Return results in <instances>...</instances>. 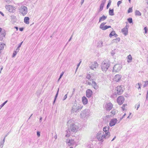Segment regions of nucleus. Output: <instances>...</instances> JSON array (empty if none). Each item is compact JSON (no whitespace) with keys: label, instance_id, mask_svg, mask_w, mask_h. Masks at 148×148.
<instances>
[{"label":"nucleus","instance_id":"obj_32","mask_svg":"<svg viewBox=\"0 0 148 148\" xmlns=\"http://www.w3.org/2000/svg\"><path fill=\"white\" fill-rule=\"evenodd\" d=\"M115 33V32L114 31H113L112 32L109 34V37L110 38L112 37V36H114V34Z\"/></svg>","mask_w":148,"mask_h":148},{"label":"nucleus","instance_id":"obj_12","mask_svg":"<svg viewBox=\"0 0 148 148\" xmlns=\"http://www.w3.org/2000/svg\"><path fill=\"white\" fill-rule=\"evenodd\" d=\"M109 127L108 126H106L103 127V130L104 134L106 135H108L109 136V138L110 136V133L109 132Z\"/></svg>","mask_w":148,"mask_h":148},{"label":"nucleus","instance_id":"obj_60","mask_svg":"<svg viewBox=\"0 0 148 148\" xmlns=\"http://www.w3.org/2000/svg\"><path fill=\"white\" fill-rule=\"evenodd\" d=\"M115 37H117L118 36V35L117 34H116L115 33L114 34V36Z\"/></svg>","mask_w":148,"mask_h":148},{"label":"nucleus","instance_id":"obj_47","mask_svg":"<svg viewBox=\"0 0 148 148\" xmlns=\"http://www.w3.org/2000/svg\"><path fill=\"white\" fill-rule=\"evenodd\" d=\"M99 46L101 47L103 46V42L102 41H101L100 43L99 44Z\"/></svg>","mask_w":148,"mask_h":148},{"label":"nucleus","instance_id":"obj_22","mask_svg":"<svg viewBox=\"0 0 148 148\" xmlns=\"http://www.w3.org/2000/svg\"><path fill=\"white\" fill-rule=\"evenodd\" d=\"M92 85L95 89H97L98 88L96 83L93 81H92Z\"/></svg>","mask_w":148,"mask_h":148},{"label":"nucleus","instance_id":"obj_40","mask_svg":"<svg viewBox=\"0 0 148 148\" xmlns=\"http://www.w3.org/2000/svg\"><path fill=\"white\" fill-rule=\"evenodd\" d=\"M145 84L143 86V87H145L148 86V81H146L145 82Z\"/></svg>","mask_w":148,"mask_h":148},{"label":"nucleus","instance_id":"obj_62","mask_svg":"<svg viewBox=\"0 0 148 148\" xmlns=\"http://www.w3.org/2000/svg\"><path fill=\"white\" fill-rule=\"evenodd\" d=\"M9 132H8V133L7 134H6V135H5V136L4 137H6V136H7L9 134Z\"/></svg>","mask_w":148,"mask_h":148},{"label":"nucleus","instance_id":"obj_13","mask_svg":"<svg viewBox=\"0 0 148 148\" xmlns=\"http://www.w3.org/2000/svg\"><path fill=\"white\" fill-rule=\"evenodd\" d=\"M98 66V64L97 62H95L92 63L91 66L90 67V68L94 70H95L97 67Z\"/></svg>","mask_w":148,"mask_h":148},{"label":"nucleus","instance_id":"obj_7","mask_svg":"<svg viewBox=\"0 0 148 148\" xmlns=\"http://www.w3.org/2000/svg\"><path fill=\"white\" fill-rule=\"evenodd\" d=\"M122 66L121 64H116L114 66L113 71V72H118L121 69Z\"/></svg>","mask_w":148,"mask_h":148},{"label":"nucleus","instance_id":"obj_64","mask_svg":"<svg viewBox=\"0 0 148 148\" xmlns=\"http://www.w3.org/2000/svg\"><path fill=\"white\" fill-rule=\"evenodd\" d=\"M116 138V136H115L113 138V139L111 141H113V140H114L115 139V138Z\"/></svg>","mask_w":148,"mask_h":148},{"label":"nucleus","instance_id":"obj_44","mask_svg":"<svg viewBox=\"0 0 148 148\" xmlns=\"http://www.w3.org/2000/svg\"><path fill=\"white\" fill-rule=\"evenodd\" d=\"M122 3V1H119L117 3V5L119 7V5Z\"/></svg>","mask_w":148,"mask_h":148},{"label":"nucleus","instance_id":"obj_19","mask_svg":"<svg viewBox=\"0 0 148 148\" xmlns=\"http://www.w3.org/2000/svg\"><path fill=\"white\" fill-rule=\"evenodd\" d=\"M112 107V104L110 103H109L106 105V108L107 110H110Z\"/></svg>","mask_w":148,"mask_h":148},{"label":"nucleus","instance_id":"obj_5","mask_svg":"<svg viewBox=\"0 0 148 148\" xmlns=\"http://www.w3.org/2000/svg\"><path fill=\"white\" fill-rule=\"evenodd\" d=\"M90 110L85 109L82 111L80 114V116L82 118L88 117L89 116Z\"/></svg>","mask_w":148,"mask_h":148},{"label":"nucleus","instance_id":"obj_58","mask_svg":"<svg viewBox=\"0 0 148 148\" xmlns=\"http://www.w3.org/2000/svg\"><path fill=\"white\" fill-rule=\"evenodd\" d=\"M115 53H114V51H112V52L111 53V54H112V56H113L114 55V54Z\"/></svg>","mask_w":148,"mask_h":148},{"label":"nucleus","instance_id":"obj_56","mask_svg":"<svg viewBox=\"0 0 148 148\" xmlns=\"http://www.w3.org/2000/svg\"><path fill=\"white\" fill-rule=\"evenodd\" d=\"M3 69V66H1V68L0 69V73H1V71Z\"/></svg>","mask_w":148,"mask_h":148},{"label":"nucleus","instance_id":"obj_15","mask_svg":"<svg viewBox=\"0 0 148 148\" xmlns=\"http://www.w3.org/2000/svg\"><path fill=\"white\" fill-rule=\"evenodd\" d=\"M117 120L116 119L114 118L112 119L109 123V125L110 126L112 127L116 123Z\"/></svg>","mask_w":148,"mask_h":148},{"label":"nucleus","instance_id":"obj_3","mask_svg":"<svg viewBox=\"0 0 148 148\" xmlns=\"http://www.w3.org/2000/svg\"><path fill=\"white\" fill-rule=\"evenodd\" d=\"M83 106L77 103L75 101L73 105V106L72 111L75 112H77L80 111L83 108Z\"/></svg>","mask_w":148,"mask_h":148},{"label":"nucleus","instance_id":"obj_28","mask_svg":"<svg viewBox=\"0 0 148 148\" xmlns=\"http://www.w3.org/2000/svg\"><path fill=\"white\" fill-rule=\"evenodd\" d=\"M132 57L130 54L127 56V62H131L132 61Z\"/></svg>","mask_w":148,"mask_h":148},{"label":"nucleus","instance_id":"obj_48","mask_svg":"<svg viewBox=\"0 0 148 148\" xmlns=\"http://www.w3.org/2000/svg\"><path fill=\"white\" fill-rule=\"evenodd\" d=\"M67 98V94H66L64 96V99H63V100H64L65 99H66Z\"/></svg>","mask_w":148,"mask_h":148},{"label":"nucleus","instance_id":"obj_24","mask_svg":"<svg viewBox=\"0 0 148 148\" xmlns=\"http://www.w3.org/2000/svg\"><path fill=\"white\" fill-rule=\"evenodd\" d=\"M107 18V16H105L104 15H103L102 16L100 17L99 18V22H100L101 21H104Z\"/></svg>","mask_w":148,"mask_h":148},{"label":"nucleus","instance_id":"obj_61","mask_svg":"<svg viewBox=\"0 0 148 148\" xmlns=\"http://www.w3.org/2000/svg\"><path fill=\"white\" fill-rule=\"evenodd\" d=\"M73 35L72 34V36H71V38H70V39H69V41H68V42H69V41L71 40V39L72 38V36H73Z\"/></svg>","mask_w":148,"mask_h":148},{"label":"nucleus","instance_id":"obj_27","mask_svg":"<svg viewBox=\"0 0 148 148\" xmlns=\"http://www.w3.org/2000/svg\"><path fill=\"white\" fill-rule=\"evenodd\" d=\"M5 140V137H4L2 141H1L0 143V147L2 148Z\"/></svg>","mask_w":148,"mask_h":148},{"label":"nucleus","instance_id":"obj_14","mask_svg":"<svg viewBox=\"0 0 148 148\" xmlns=\"http://www.w3.org/2000/svg\"><path fill=\"white\" fill-rule=\"evenodd\" d=\"M66 142L69 146L73 145L75 143L73 139H66Z\"/></svg>","mask_w":148,"mask_h":148},{"label":"nucleus","instance_id":"obj_63","mask_svg":"<svg viewBox=\"0 0 148 148\" xmlns=\"http://www.w3.org/2000/svg\"><path fill=\"white\" fill-rule=\"evenodd\" d=\"M54 138H55L56 139H57V136L56 135L54 137Z\"/></svg>","mask_w":148,"mask_h":148},{"label":"nucleus","instance_id":"obj_8","mask_svg":"<svg viewBox=\"0 0 148 148\" xmlns=\"http://www.w3.org/2000/svg\"><path fill=\"white\" fill-rule=\"evenodd\" d=\"M5 8L10 12H14L15 11V8L12 5H6Z\"/></svg>","mask_w":148,"mask_h":148},{"label":"nucleus","instance_id":"obj_16","mask_svg":"<svg viewBox=\"0 0 148 148\" xmlns=\"http://www.w3.org/2000/svg\"><path fill=\"white\" fill-rule=\"evenodd\" d=\"M86 96L89 98L91 97L92 95V92L90 89H87L86 92Z\"/></svg>","mask_w":148,"mask_h":148},{"label":"nucleus","instance_id":"obj_55","mask_svg":"<svg viewBox=\"0 0 148 148\" xmlns=\"http://www.w3.org/2000/svg\"><path fill=\"white\" fill-rule=\"evenodd\" d=\"M84 0H81V5H82L83 3Z\"/></svg>","mask_w":148,"mask_h":148},{"label":"nucleus","instance_id":"obj_36","mask_svg":"<svg viewBox=\"0 0 148 148\" xmlns=\"http://www.w3.org/2000/svg\"><path fill=\"white\" fill-rule=\"evenodd\" d=\"M8 101L7 100L5 101V102H3L2 104H1L0 106V109H1L2 107L3 106L6 104V103Z\"/></svg>","mask_w":148,"mask_h":148},{"label":"nucleus","instance_id":"obj_1","mask_svg":"<svg viewBox=\"0 0 148 148\" xmlns=\"http://www.w3.org/2000/svg\"><path fill=\"white\" fill-rule=\"evenodd\" d=\"M80 125L78 123H71L69 129L70 132H76L80 129Z\"/></svg>","mask_w":148,"mask_h":148},{"label":"nucleus","instance_id":"obj_52","mask_svg":"<svg viewBox=\"0 0 148 148\" xmlns=\"http://www.w3.org/2000/svg\"><path fill=\"white\" fill-rule=\"evenodd\" d=\"M114 40H118V42H119L120 40V38H117L116 39H114Z\"/></svg>","mask_w":148,"mask_h":148},{"label":"nucleus","instance_id":"obj_38","mask_svg":"<svg viewBox=\"0 0 148 148\" xmlns=\"http://www.w3.org/2000/svg\"><path fill=\"white\" fill-rule=\"evenodd\" d=\"M18 52H17V51H16V50L14 51L13 53L12 57H14L16 55V54H17V53Z\"/></svg>","mask_w":148,"mask_h":148},{"label":"nucleus","instance_id":"obj_17","mask_svg":"<svg viewBox=\"0 0 148 148\" xmlns=\"http://www.w3.org/2000/svg\"><path fill=\"white\" fill-rule=\"evenodd\" d=\"M122 32L125 35H127L128 33V28L127 26L123 28L121 30Z\"/></svg>","mask_w":148,"mask_h":148},{"label":"nucleus","instance_id":"obj_51","mask_svg":"<svg viewBox=\"0 0 148 148\" xmlns=\"http://www.w3.org/2000/svg\"><path fill=\"white\" fill-rule=\"evenodd\" d=\"M40 133L39 132H37V135L38 137H39L40 136Z\"/></svg>","mask_w":148,"mask_h":148},{"label":"nucleus","instance_id":"obj_21","mask_svg":"<svg viewBox=\"0 0 148 148\" xmlns=\"http://www.w3.org/2000/svg\"><path fill=\"white\" fill-rule=\"evenodd\" d=\"M82 103L84 105H86L88 103V99L85 97H82Z\"/></svg>","mask_w":148,"mask_h":148},{"label":"nucleus","instance_id":"obj_53","mask_svg":"<svg viewBox=\"0 0 148 148\" xmlns=\"http://www.w3.org/2000/svg\"><path fill=\"white\" fill-rule=\"evenodd\" d=\"M80 62H80L78 64V65H77V68L76 69V70H77V69L78 68V67H79V65L80 64Z\"/></svg>","mask_w":148,"mask_h":148},{"label":"nucleus","instance_id":"obj_18","mask_svg":"<svg viewBox=\"0 0 148 148\" xmlns=\"http://www.w3.org/2000/svg\"><path fill=\"white\" fill-rule=\"evenodd\" d=\"M121 75L117 74L114 77V80L116 82H118L121 79Z\"/></svg>","mask_w":148,"mask_h":148},{"label":"nucleus","instance_id":"obj_49","mask_svg":"<svg viewBox=\"0 0 148 148\" xmlns=\"http://www.w3.org/2000/svg\"><path fill=\"white\" fill-rule=\"evenodd\" d=\"M86 82L87 83H86V84H87V85H92V84L91 83V82L88 81H86Z\"/></svg>","mask_w":148,"mask_h":148},{"label":"nucleus","instance_id":"obj_34","mask_svg":"<svg viewBox=\"0 0 148 148\" xmlns=\"http://www.w3.org/2000/svg\"><path fill=\"white\" fill-rule=\"evenodd\" d=\"M5 45L3 43H0V50H2L4 48V45Z\"/></svg>","mask_w":148,"mask_h":148},{"label":"nucleus","instance_id":"obj_29","mask_svg":"<svg viewBox=\"0 0 148 148\" xmlns=\"http://www.w3.org/2000/svg\"><path fill=\"white\" fill-rule=\"evenodd\" d=\"M109 14L110 16H113L114 15L113 9H111L110 8L109 11Z\"/></svg>","mask_w":148,"mask_h":148},{"label":"nucleus","instance_id":"obj_30","mask_svg":"<svg viewBox=\"0 0 148 148\" xmlns=\"http://www.w3.org/2000/svg\"><path fill=\"white\" fill-rule=\"evenodd\" d=\"M135 14L136 15L140 16L141 15V13L139 11L137 10L136 11Z\"/></svg>","mask_w":148,"mask_h":148},{"label":"nucleus","instance_id":"obj_57","mask_svg":"<svg viewBox=\"0 0 148 148\" xmlns=\"http://www.w3.org/2000/svg\"><path fill=\"white\" fill-rule=\"evenodd\" d=\"M0 14L3 16H4V14L3 13V12H1L0 11Z\"/></svg>","mask_w":148,"mask_h":148},{"label":"nucleus","instance_id":"obj_37","mask_svg":"<svg viewBox=\"0 0 148 148\" xmlns=\"http://www.w3.org/2000/svg\"><path fill=\"white\" fill-rule=\"evenodd\" d=\"M111 0H110L109 1V2L107 4V9H108L109 7V6H110V5H111Z\"/></svg>","mask_w":148,"mask_h":148},{"label":"nucleus","instance_id":"obj_2","mask_svg":"<svg viewBox=\"0 0 148 148\" xmlns=\"http://www.w3.org/2000/svg\"><path fill=\"white\" fill-rule=\"evenodd\" d=\"M96 138L99 140L103 141L104 139H108L109 138L108 135H106L104 132L102 131L99 132L97 134Z\"/></svg>","mask_w":148,"mask_h":148},{"label":"nucleus","instance_id":"obj_25","mask_svg":"<svg viewBox=\"0 0 148 148\" xmlns=\"http://www.w3.org/2000/svg\"><path fill=\"white\" fill-rule=\"evenodd\" d=\"M29 17H25L24 19V22L26 24H28L29 23Z\"/></svg>","mask_w":148,"mask_h":148},{"label":"nucleus","instance_id":"obj_31","mask_svg":"<svg viewBox=\"0 0 148 148\" xmlns=\"http://www.w3.org/2000/svg\"><path fill=\"white\" fill-rule=\"evenodd\" d=\"M23 42H21L19 44L17 48L16 49V51H17V52H18L19 51V48L21 47L22 43Z\"/></svg>","mask_w":148,"mask_h":148},{"label":"nucleus","instance_id":"obj_11","mask_svg":"<svg viewBox=\"0 0 148 148\" xmlns=\"http://www.w3.org/2000/svg\"><path fill=\"white\" fill-rule=\"evenodd\" d=\"M116 90L117 91V93L118 95H121L123 92V89L121 86H118L116 88Z\"/></svg>","mask_w":148,"mask_h":148},{"label":"nucleus","instance_id":"obj_43","mask_svg":"<svg viewBox=\"0 0 148 148\" xmlns=\"http://www.w3.org/2000/svg\"><path fill=\"white\" fill-rule=\"evenodd\" d=\"M64 73V72H62V73H61L60 74V76L59 78L58 79V80H60V79L62 77Z\"/></svg>","mask_w":148,"mask_h":148},{"label":"nucleus","instance_id":"obj_33","mask_svg":"<svg viewBox=\"0 0 148 148\" xmlns=\"http://www.w3.org/2000/svg\"><path fill=\"white\" fill-rule=\"evenodd\" d=\"M141 85V84L140 83H138L136 85V88H138V89H140L141 87L140 86Z\"/></svg>","mask_w":148,"mask_h":148},{"label":"nucleus","instance_id":"obj_41","mask_svg":"<svg viewBox=\"0 0 148 148\" xmlns=\"http://www.w3.org/2000/svg\"><path fill=\"white\" fill-rule=\"evenodd\" d=\"M127 105L126 104H124L122 105L121 108L123 110H125V107Z\"/></svg>","mask_w":148,"mask_h":148},{"label":"nucleus","instance_id":"obj_45","mask_svg":"<svg viewBox=\"0 0 148 148\" xmlns=\"http://www.w3.org/2000/svg\"><path fill=\"white\" fill-rule=\"evenodd\" d=\"M111 113L112 114L114 115L116 113V111L115 110H113L111 111Z\"/></svg>","mask_w":148,"mask_h":148},{"label":"nucleus","instance_id":"obj_20","mask_svg":"<svg viewBox=\"0 0 148 148\" xmlns=\"http://www.w3.org/2000/svg\"><path fill=\"white\" fill-rule=\"evenodd\" d=\"M93 74L92 73L88 74L86 76V78L91 81L92 80H93Z\"/></svg>","mask_w":148,"mask_h":148},{"label":"nucleus","instance_id":"obj_39","mask_svg":"<svg viewBox=\"0 0 148 148\" xmlns=\"http://www.w3.org/2000/svg\"><path fill=\"white\" fill-rule=\"evenodd\" d=\"M127 21L130 23H132L133 22L132 18H129L127 19Z\"/></svg>","mask_w":148,"mask_h":148},{"label":"nucleus","instance_id":"obj_9","mask_svg":"<svg viewBox=\"0 0 148 148\" xmlns=\"http://www.w3.org/2000/svg\"><path fill=\"white\" fill-rule=\"evenodd\" d=\"M106 24V23H102L99 26L100 28L103 30H105L108 28L111 27L110 26L105 25Z\"/></svg>","mask_w":148,"mask_h":148},{"label":"nucleus","instance_id":"obj_23","mask_svg":"<svg viewBox=\"0 0 148 148\" xmlns=\"http://www.w3.org/2000/svg\"><path fill=\"white\" fill-rule=\"evenodd\" d=\"M105 3V2L102 1L100 5V6L99 9V12H100L101 11L103 10V7L104 6V4Z\"/></svg>","mask_w":148,"mask_h":148},{"label":"nucleus","instance_id":"obj_35","mask_svg":"<svg viewBox=\"0 0 148 148\" xmlns=\"http://www.w3.org/2000/svg\"><path fill=\"white\" fill-rule=\"evenodd\" d=\"M59 89H58V90L57 91V93L56 94V95L55 96V99H54V101H53V103H54L55 101H56V99L58 96V92H59Z\"/></svg>","mask_w":148,"mask_h":148},{"label":"nucleus","instance_id":"obj_4","mask_svg":"<svg viewBox=\"0 0 148 148\" xmlns=\"http://www.w3.org/2000/svg\"><path fill=\"white\" fill-rule=\"evenodd\" d=\"M110 64L107 61H104L101 64V69L103 72H106Z\"/></svg>","mask_w":148,"mask_h":148},{"label":"nucleus","instance_id":"obj_54","mask_svg":"<svg viewBox=\"0 0 148 148\" xmlns=\"http://www.w3.org/2000/svg\"><path fill=\"white\" fill-rule=\"evenodd\" d=\"M19 29L20 31H22L23 30V28H20Z\"/></svg>","mask_w":148,"mask_h":148},{"label":"nucleus","instance_id":"obj_50","mask_svg":"<svg viewBox=\"0 0 148 148\" xmlns=\"http://www.w3.org/2000/svg\"><path fill=\"white\" fill-rule=\"evenodd\" d=\"M144 29L145 30V33H146L147 31V29L146 27H145L144 28Z\"/></svg>","mask_w":148,"mask_h":148},{"label":"nucleus","instance_id":"obj_46","mask_svg":"<svg viewBox=\"0 0 148 148\" xmlns=\"http://www.w3.org/2000/svg\"><path fill=\"white\" fill-rule=\"evenodd\" d=\"M137 106V108L136 109V110H137L138 109V108H139V106H140V104H136L135 105V108H136V107Z\"/></svg>","mask_w":148,"mask_h":148},{"label":"nucleus","instance_id":"obj_6","mask_svg":"<svg viewBox=\"0 0 148 148\" xmlns=\"http://www.w3.org/2000/svg\"><path fill=\"white\" fill-rule=\"evenodd\" d=\"M19 12L23 15H25L27 12V7L24 6H21L19 8Z\"/></svg>","mask_w":148,"mask_h":148},{"label":"nucleus","instance_id":"obj_59","mask_svg":"<svg viewBox=\"0 0 148 148\" xmlns=\"http://www.w3.org/2000/svg\"><path fill=\"white\" fill-rule=\"evenodd\" d=\"M5 1L7 3H9L10 2V0H5Z\"/></svg>","mask_w":148,"mask_h":148},{"label":"nucleus","instance_id":"obj_42","mask_svg":"<svg viewBox=\"0 0 148 148\" xmlns=\"http://www.w3.org/2000/svg\"><path fill=\"white\" fill-rule=\"evenodd\" d=\"M132 12V8H130L128 10V13H130V12Z\"/></svg>","mask_w":148,"mask_h":148},{"label":"nucleus","instance_id":"obj_10","mask_svg":"<svg viewBox=\"0 0 148 148\" xmlns=\"http://www.w3.org/2000/svg\"><path fill=\"white\" fill-rule=\"evenodd\" d=\"M125 99L124 97L122 96H119L117 99V102L118 103L119 105H121L124 102Z\"/></svg>","mask_w":148,"mask_h":148},{"label":"nucleus","instance_id":"obj_26","mask_svg":"<svg viewBox=\"0 0 148 148\" xmlns=\"http://www.w3.org/2000/svg\"><path fill=\"white\" fill-rule=\"evenodd\" d=\"M5 35V34L4 32H2L0 33V40H1L3 39V38L4 37Z\"/></svg>","mask_w":148,"mask_h":148}]
</instances>
